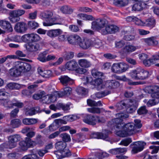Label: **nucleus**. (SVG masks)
<instances>
[{
	"instance_id": "44",
	"label": "nucleus",
	"mask_w": 159,
	"mask_h": 159,
	"mask_svg": "<svg viewBox=\"0 0 159 159\" xmlns=\"http://www.w3.org/2000/svg\"><path fill=\"white\" fill-rule=\"evenodd\" d=\"M76 91L79 95L84 96L88 93V91L87 89L83 87H79L77 89Z\"/></svg>"
},
{
	"instance_id": "14",
	"label": "nucleus",
	"mask_w": 159,
	"mask_h": 159,
	"mask_svg": "<svg viewBox=\"0 0 159 159\" xmlns=\"http://www.w3.org/2000/svg\"><path fill=\"white\" fill-rule=\"evenodd\" d=\"M34 142L29 138L26 137L25 140L22 141L19 143V145L20 149L23 151H25L28 148L32 147Z\"/></svg>"
},
{
	"instance_id": "20",
	"label": "nucleus",
	"mask_w": 159,
	"mask_h": 159,
	"mask_svg": "<svg viewBox=\"0 0 159 159\" xmlns=\"http://www.w3.org/2000/svg\"><path fill=\"white\" fill-rule=\"evenodd\" d=\"M138 106V104L135 100L130 101L126 105V108L128 111L132 113L135 111Z\"/></svg>"
},
{
	"instance_id": "50",
	"label": "nucleus",
	"mask_w": 159,
	"mask_h": 159,
	"mask_svg": "<svg viewBox=\"0 0 159 159\" xmlns=\"http://www.w3.org/2000/svg\"><path fill=\"white\" fill-rule=\"evenodd\" d=\"M129 32V31L124 30L122 32V34L125 35L124 37V39L126 40L130 41L134 39V36L133 35H126L125 34Z\"/></svg>"
},
{
	"instance_id": "55",
	"label": "nucleus",
	"mask_w": 159,
	"mask_h": 159,
	"mask_svg": "<svg viewBox=\"0 0 159 159\" xmlns=\"http://www.w3.org/2000/svg\"><path fill=\"white\" fill-rule=\"evenodd\" d=\"M87 111L89 112L92 113L99 114L101 112V109L98 107H92L87 109Z\"/></svg>"
},
{
	"instance_id": "28",
	"label": "nucleus",
	"mask_w": 159,
	"mask_h": 159,
	"mask_svg": "<svg viewBox=\"0 0 159 159\" xmlns=\"http://www.w3.org/2000/svg\"><path fill=\"white\" fill-rule=\"evenodd\" d=\"M62 32V31L60 29L52 30H49L47 33V34L51 37L53 38L61 34Z\"/></svg>"
},
{
	"instance_id": "2",
	"label": "nucleus",
	"mask_w": 159,
	"mask_h": 159,
	"mask_svg": "<svg viewBox=\"0 0 159 159\" xmlns=\"http://www.w3.org/2000/svg\"><path fill=\"white\" fill-rule=\"evenodd\" d=\"M96 83L98 90L105 89L109 90V89H115L119 86L120 83L115 80H107L105 82H103L102 79H98L96 82H93V84Z\"/></svg>"
},
{
	"instance_id": "7",
	"label": "nucleus",
	"mask_w": 159,
	"mask_h": 159,
	"mask_svg": "<svg viewBox=\"0 0 159 159\" xmlns=\"http://www.w3.org/2000/svg\"><path fill=\"white\" fill-rule=\"evenodd\" d=\"M14 65L15 67L18 69L20 73L27 72L31 68V66L29 64L21 61L15 62Z\"/></svg>"
},
{
	"instance_id": "56",
	"label": "nucleus",
	"mask_w": 159,
	"mask_h": 159,
	"mask_svg": "<svg viewBox=\"0 0 159 159\" xmlns=\"http://www.w3.org/2000/svg\"><path fill=\"white\" fill-rule=\"evenodd\" d=\"M13 101H10L8 100H5L3 102V106L6 107L11 108L13 106Z\"/></svg>"
},
{
	"instance_id": "19",
	"label": "nucleus",
	"mask_w": 159,
	"mask_h": 159,
	"mask_svg": "<svg viewBox=\"0 0 159 159\" xmlns=\"http://www.w3.org/2000/svg\"><path fill=\"white\" fill-rule=\"evenodd\" d=\"M97 118V116L87 115H86L83 121L87 124L94 125L96 124V119Z\"/></svg>"
},
{
	"instance_id": "6",
	"label": "nucleus",
	"mask_w": 159,
	"mask_h": 159,
	"mask_svg": "<svg viewBox=\"0 0 159 159\" xmlns=\"http://www.w3.org/2000/svg\"><path fill=\"white\" fill-rule=\"evenodd\" d=\"M108 24V21L105 18H99L92 23V28L93 29L98 30L101 33Z\"/></svg>"
},
{
	"instance_id": "25",
	"label": "nucleus",
	"mask_w": 159,
	"mask_h": 159,
	"mask_svg": "<svg viewBox=\"0 0 159 159\" xmlns=\"http://www.w3.org/2000/svg\"><path fill=\"white\" fill-rule=\"evenodd\" d=\"M147 4L143 2H139L135 4L132 7V10L140 11L146 7Z\"/></svg>"
},
{
	"instance_id": "57",
	"label": "nucleus",
	"mask_w": 159,
	"mask_h": 159,
	"mask_svg": "<svg viewBox=\"0 0 159 159\" xmlns=\"http://www.w3.org/2000/svg\"><path fill=\"white\" fill-rule=\"evenodd\" d=\"M29 27L31 29H35L39 27V24L34 21H30L28 23Z\"/></svg>"
},
{
	"instance_id": "11",
	"label": "nucleus",
	"mask_w": 159,
	"mask_h": 159,
	"mask_svg": "<svg viewBox=\"0 0 159 159\" xmlns=\"http://www.w3.org/2000/svg\"><path fill=\"white\" fill-rule=\"evenodd\" d=\"M57 92H55L54 93L46 95H43L42 97V101L43 103L49 104L52 102H55L57 99V98L58 96H60V94Z\"/></svg>"
},
{
	"instance_id": "17",
	"label": "nucleus",
	"mask_w": 159,
	"mask_h": 159,
	"mask_svg": "<svg viewBox=\"0 0 159 159\" xmlns=\"http://www.w3.org/2000/svg\"><path fill=\"white\" fill-rule=\"evenodd\" d=\"M82 40L81 37L76 34L70 35L68 37V41L73 45H78Z\"/></svg>"
},
{
	"instance_id": "41",
	"label": "nucleus",
	"mask_w": 159,
	"mask_h": 159,
	"mask_svg": "<svg viewBox=\"0 0 159 159\" xmlns=\"http://www.w3.org/2000/svg\"><path fill=\"white\" fill-rule=\"evenodd\" d=\"M121 81L126 82L129 84L130 85H137L139 84H142L141 82H132L130 79L126 78L125 75L121 76Z\"/></svg>"
},
{
	"instance_id": "37",
	"label": "nucleus",
	"mask_w": 159,
	"mask_h": 159,
	"mask_svg": "<svg viewBox=\"0 0 159 159\" xmlns=\"http://www.w3.org/2000/svg\"><path fill=\"white\" fill-rule=\"evenodd\" d=\"M77 17L80 19L83 20H91L94 19V18L91 15H89L84 14L80 13L77 15Z\"/></svg>"
},
{
	"instance_id": "18",
	"label": "nucleus",
	"mask_w": 159,
	"mask_h": 159,
	"mask_svg": "<svg viewBox=\"0 0 159 159\" xmlns=\"http://www.w3.org/2000/svg\"><path fill=\"white\" fill-rule=\"evenodd\" d=\"M54 153L58 159L69 156L71 154L69 150L68 149H65L64 151L57 150V151H54Z\"/></svg>"
},
{
	"instance_id": "9",
	"label": "nucleus",
	"mask_w": 159,
	"mask_h": 159,
	"mask_svg": "<svg viewBox=\"0 0 159 159\" xmlns=\"http://www.w3.org/2000/svg\"><path fill=\"white\" fill-rule=\"evenodd\" d=\"M21 39L24 42L35 43L39 41L40 39V37L37 34L31 33L25 34L22 37Z\"/></svg>"
},
{
	"instance_id": "43",
	"label": "nucleus",
	"mask_w": 159,
	"mask_h": 159,
	"mask_svg": "<svg viewBox=\"0 0 159 159\" xmlns=\"http://www.w3.org/2000/svg\"><path fill=\"white\" fill-rule=\"evenodd\" d=\"M120 73H122L126 71L128 69V66L124 62L118 63Z\"/></svg>"
},
{
	"instance_id": "45",
	"label": "nucleus",
	"mask_w": 159,
	"mask_h": 159,
	"mask_svg": "<svg viewBox=\"0 0 159 159\" xmlns=\"http://www.w3.org/2000/svg\"><path fill=\"white\" fill-rule=\"evenodd\" d=\"M25 13V11L23 10H13L11 11L10 13L15 16L16 17H20V16L23 15Z\"/></svg>"
},
{
	"instance_id": "32",
	"label": "nucleus",
	"mask_w": 159,
	"mask_h": 159,
	"mask_svg": "<svg viewBox=\"0 0 159 159\" xmlns=\"http://www.w3.org/2000/svg\"><path fill=\"white\" fill-rule=\"evenodd\" d=\"M25 86L15 83H10L7 85V87L10 89H19Z\"/></svg>"
},
{
	"instance_id": "63",
	"label": "nucleus",
	"mask_w": 159,
	"mask_h": 159,
	"mask_svg": "<svg viewBox=\"0 0 159 159\" xmlns=\"http://www.w3.org/2000/svg\"><path fill=\"white\" fill-rule=\"evenodd\" d=\"M13 106L17 107L19 108H21L24 106V104L23 103L20 102L16 100H13Z\"/></svg>"
},
{
	"instance_id": "10",
	"label": "nucleus",
	"mask_w": 159,
	"mask_h": 159,
	"mask_svg": "<svg viewBox=\"0 0 159 159\" xmlns=\"http://www.w3.org/2000/svg\"><path fill=\"white\" fill-rule=\"evenodd\" d=\"M146 145V143L143 141L135 142L130 145L132 146L131 153L135 154L142 151Z\"/></svg>"
},
{
	"instance_id": "4",
	"label": "nucleus",
	"mask_w": 159,
	"mask_h": 159,
	"mask_svg": "<svg viewBox=\"0 0 159 159\" xmlns=\"http://www.w3.org/2000/svg\"><path fill=\"white\" fill-rule=\"evenodd\" d=\"M53 13L52 11H44L42 13V16L43 18L47 19H51L52 22H43V25L45 26H49L56 24H61L62 19L58 15L53 17Z\"/></svg>"
},
{
	"instance_id": "1",
	"label": "nucleus",
	"mask_w": 159,
	"mask_h": 159,
	"mask_svg": "<svg viewBox=\"0 0 159 159\" xmlns=\"http://www.w3.org/2000/svg\"><path fill=\"white\" fill-rule=\"evenodd\" d=\"M117 118L113 119L112 121L113 125L118 129H124L125 130L118 131L116 132L117 135L122 137L131 135L139 131L134 125L133 123H129L125 124L122 122V120L128 117L127 115L122 113H119L116 114Z\"/></svg>"
},
{
	"instance_id": "54",
	"label": "nucleus",
	"mask_w": 159,
	"mask_h": 159,
	"mask_svg": "<svg viewBox=\"0 0 159 159\" xmlns=\"http://www.w3.org/2000/svg\"><path fill=\"white\" fill-rule=\"evenodd\" d=\"M131 139L128 138L123 139L119 143L120 145L125 146H128L132 142Z\"/></svg>"
},
{
	"instance_id": "48",
	"label": "nucleus",
	"mask_w": 159,
	"mask_h": 159,
	"mask_svg": "<svg viewBox=\"0 0 159 159\" xmlns=\"http://www.w3.org/2000/svg\"><path fill=\"white\" fill-rule=\"evenodd\" d=\"M111 70L113 73L120 74L118 63H114L111 66Z\"/></svg>"
},
{
	"instance_id": "59",
	"label": "nucleus",
	"mask_w": 159,
	"mask_h": 159,
	"mask_svg": "<svg viewBox=\"0 0 159 159\" xmlns=\"http://www.w3.org/2000/svg\"><path fill=\"white\" fill-rule=\"evenodd\" d=\"M43 75L42 76L45 78H49L52 75V72L50 70H44Z\"/></svg>"
},
{
	"instance_id": "31",
	"label": "nucleus",
	"mask_w": 159,
	"mask_h": 159,
	"mask_svg": "<svg viewBox=\"0 0 159 159\" xmlns=\"http://www.w3.org/2000/svg\"><path fill=\"white\" fill-rule=\"evenodd\" d=\"M103 91L99 92L95 94V95H93L92 98L96 99V98H100L104 97L110 93V91L108 90H106Z\"/></svg>"
},
{
	"instance_id": "36",
	"label": "nucleus",
	"mask_w": 159,
	"mask_h": 159,
	"mask_svg": "<svg viewBox=\"0 0 159 159\" xmlns=\"http://www.w3.org/2000/svg\"><path fill=\"white\" fill-rule=\"evenodd\" d=\"M66 143L60 141L57 143L55 144L56 148L58 150L64 151L66 148Z\"/></svg>"
},
{
	"instance_id": "62",
	"label": "nucleus",
	"mask_w": 159,
	"mask_h": 159,
	"mask_svg": "<svg viewBox=\"0 0 159 159\" xmlns=\"http://www.w3.org/2000/svg\"><path fill=\"white\" fill-rule=\"evenodd\" d=\"M126 103L123 101H121L116 104V107L118 110H120L124 108H126Z\"/></svg>"
},
{
	"instance_id": "33",
	"label": "nucleus",
	"mask_w": 159,
	"mask_h": 159,
	"mask_svg": "<svg viewBox=\"0 0 159 159\" xmlns=\"http://www.w3.org/2000/svg\"><path fill=\"white\" fill-rule=\"evenodd\" d=\"M60 10L64 14H71L73 12V9L68 6L64 5L60 7Z\"/></svg>"
},
{
	"instance_id": "39",
	"label": "nucleus",
	"mask_w": 159,
	"mask_h": 159,
	"mask_svg": "<svg viewBox=\"0 0 159 159\" xmlns=\"http://www.w3.org/2000/svg\"><path fill=\"white\" fill-rule=\"evenodd\" d=\"M71 92V89L69 87H65L64 89V91L63 92H57L58 93L60 94V96H58V98L62 97L65 95H70Z\"/></svg>"
},
{
	"instance_id": "24",
	"label": "nucleus",
	"mask_w": 159,
	"mask_h": 159,
	"mask_svg": "<svg viewBox=\"0 0 159 159\" xmlns=\"http://www.w3.org/2000/svg\"><path fill=\"white\" fill-rule=\"evenodd\" d=\"M92 44L91 40L89 39H85L83 41L80 42L79 45L80 48L84 49L89 48Z\"/></svg>"
},
{
	"instance_id": "46",
	"label": "nucleus",
	"mask_w": 159,
	"mask_h": 159,
	"mask_svg": "<svg viewBox=\"0 0 159 159\" xmlns=\"http://www.w3.org/2000/svg\"><path fill=\"white\" fill-rule=\"evenodd\" d=\"M48 53V52L45 51L39 54V57L38 58V59L40 61L44 62L47 61V57L46 55Z\"/></svg>"
},
{
	"instance_id": "8",
	"label": "nucleus",
	"mask_w": 159,
	"mask_h": 159,
	"mask_svg": "<svg viewBox=\"0 0 159 159\" xmlns=\"http://www.w3.org/2000/svg\"><path fill=\"white\" fill-rule=\"evenodd\" d=\"M8 139V143L7 148L12 149L16 146L17 143L21 139V137L19 134H15L9 136Z\"/></svg>"
},
{
	"instance_id": "27",
	"label": "nucleus",
	"mask_w": 159,
	"mask_h": 159,
	"mask_svg": "<svg viewBox=\"0 0 159 159\" xmlns=\"http://www.w3.org/2000/svg\"><path fill=\"white\" fill-rule=\"evenodd\" d=\"M59 79L61 83L64 85H70L73 82L72 79L66 75L61 76Z\"/></svg>"
},
{
	"instance_id": "16",
	"label": "nucleus",
	"mask_w": 159,
	"mask_h": 159,
	"mask_svg": "<svg viewBox=\"0 0 159 159\" xmlns=\"http://www.w3.org/2000/svg\"><path fill=\"white\" fill-rule=\"evenodd\" d=\"M14 30L17 32L24 33L27 30V25L23 22H17L15 25Z\"/></svg>"
},
{
	"instance_id": "23",
	"label": "nucleus",
	"mask_w": 159,
	"mask_h": 159,
	"mask_svg": "<svg viewBox=\"0 0 159 159\" xmlns=\"http://www.w3.org/2000/svg\"><path fill=\"white\" fill-rule=\"evenodd\" d=\"M90 137L92 139H102L103 140H108V135L107 134H104L102 133L94 132L91 134Z\"/></svg>"
},
{
	"instance_id": "42",
	"label": "nucleus",
	"mask_w": 159,
	"mask_h": 159,
	"mask_svg": "<svg viewBox=\"0 0 159 159\" xmlns=\"http://www.w3.org/2000/svg\"><path fill=\"white\" fill-rule=\"evenodd\" d=\"M10 75L14 77H17L21 74L18 69L15 67L14 65V67L11 68L9 71Z\"/></svg>"
},
{
	"instance_id": "38",
	"label": "nucleus",
	"mask_w": 159,
	"mask_h": 159,
	"mask_svg": "<svg viewBox=\"0 0 159 159\" xmlns=\"http://www.w3.org/2000/svg\"><path fill=\"white\" fill-rule=\"evenodd\" d=\"M156 56H153L151 58L146 59L143 63V64L146 66H149L152 65L154 64L155 61L157 60L156 59Z\"/></svg>"
},
{
	"instance_id": "58",
	"label": "nucleus",
	"mask_w": 159,
	"mask_h": 159,
	"mask_svg": "<svg viewBox=\"0 0 159 159\" xmlns=\"http://www.w3.org/2000/svg\"><path fill=\"white\" fill-rule=\"evenodd\" d=\"M9 19L10 21L12 23H15L20 21V17H16L15 16L10 13Z\"/></svg>"
},
{
	"instance_id": "15",
	"label": "nucleus",
	"mask_w": 159,
	"mask_h": 159,
	"mask_svg": "<svg viewBox=\"0 0 159 159\" xmlns=\"http://www.w3.org/2000/svg\"><path fill=\"white\" fill-rule=\"evenodd\" d=\"M25 48L27 50L30 52H36L40 49L39 44L37 43L30 42L26 45Z\"/></svg>"
},
{
	"instance_id": "34",
	"label": "nucleus",
	"mask_w": 159,
	"mask_h": 159,
	"mask_svg": "<svg viewBox=\"0 0 159 159\" xmlns=\"http://www.w3.org/2000/svg\"><path fill=\"white\" fill-rule=\"evenodd\" d=\"M138 49V47L132 45H127L123 48L124 52L131 53L135 51Z\"/></svg>"
},
{
	"instance_id": "22",
	"label": "nucleus",
	"mask_w": 159,
	"mask_h": 159,
	"mask_svg": "<svg viewBox=\"0 0 159 159\" xmlns=\"http://www.w3.org/2000/svg\"><path fill=\"white\" fill-rule=\"evenodd\" d=\"M0 26L3 29L9 32L12 31V29L10 22L5 20H0Z\"/></svg>"
},
{
	"instance_id": "30",
	"label": "nucleus",
	"mask_w": 159,
	"mask_h": 159,
	"mask_svg": "<svg viewBox=\"0 0 159 159\" xmlns=\"http://www.w3.org/2000/svg\"><path fill=\"white\" fill-rule=\"evenodd\" d=\"M155 20L153 17H151L147 19L144 21V26H147L152 28L155 26Z\"/></svg>"
},
{
	"instance_id": "35",
	"label": "nucleus",
	"mask_w": 159,
	"mask_h": 159,
	"mask_svg": "<svg viewBox=\"0 0 159 159\" xmlns=\"http://www.w3.org/2000/svg\"><path fill=\"white\" fill-rule=\"evenodd\" d=\"M38 122V120L35 118H27L24 119L22 120L23 123L26 125H34Z\"/></svg>"
},
{
	"instance_id": "29",
	"label": "nucleus",
	"mask_w": 159,
	"mask_h": 159,
	"mask_svg": "<svg viewBox=\"0 0 159 159\" xmlns=\"http://www.w3.org/2000/svg\"><path fill=\"white\" fill-rule=\"evenodd\" d=\"M78 63L81 67L85 68H89L92 65V64L89 61L85 59L79 60Z\"/></svg>"
},
{
	"instance_id": "40",
	"label": "nucleus",
	"mask_w": 159,
	"mask_h": 159,
	"mask_svg": "<svg viewBox=\"0 0 159 159\" xmlns=\"http://www.w3.org/2000/svg\"><path fill=\"white\" fill-rule=\"evenodd\" d=\"M21 124V121L17 119L12 120L10 123V125L13 128H17L19 127Z\"/></svg>"
},
{
	"instance_id": "3",
	"label": "nucleus",
	"mask_w": 159,
	"mask_h": 159,
	"mask_svg": "<svg viewBox=\"0 0 159 159\" xmlns=\"http://www.w3.org/2000/svg\"><path fill=\"white\" fill-rule=\"evenodd\" d=\"M128 74L132 79L136 80H145L151 75L149 72L141 67L132 70Z\"/></svg>"
},
{
	"instance_id": "51",
	"label": "nucleus",
	"mask_w": 159,
	"mask_h": 159,
	"mask_svg": "<svg viewBox=\"0 0 159 159\" xmlns=\"http://www.w3.org/2000/svg\"><path fill=\"white\" fill-rule=\"evenodd\" d=\"M153 99L149 100L147 102V105L148 107H151L154 106L159 102V98H152Z\"/></svg>"
},
{
	"instance_id": "12",
	"label": "nucleus",
	"mask_w": 159,
	"mask_h": 159,
	"mask_svg": "<svg viewBox=\"0 0 159 159\" xmlns=\"http://www.w3.org/2000/svg\"><path fill=\"white\" fill-rule=\"evenodd\" d=\"M144 91L146 93L151 94L152 98H156L159 95V86H147L145 88Z\"/></svg>"
},
{
	"instance_id": "47",
	"label": "nucleus",
	"mask_w": 159,
	"mask_h": 159,
	"mask_svg": "<svg viewBox=\"0 0 159 159\" xmlns=\"http://www.w3.org/2000/svg\"><path fill=\"white\" fill-rule=\"evenodd\" d=\"M63 56L65 59L68 60L73 57L74 53L72 52L66 51L63 53Z\"/></svg>"
},
{
	"instance_id": "60",
	"label": "nucleus",
	"mask_w": 159,
	"mask_h": 159,
	"mask_svg": "<svg viewBox=\"0 0 159 159\" xmlns=\"http://www.w3.org/2000/svg\"><path fill=\"white\" fill-rule=\"evenodd\" d=\"M134 22L138 26H144V21L135 17Z\"/></svg>"
},
{
	"instance_id": "26",
	"label": "nucleus",
	"mask_w": 159,
	"mask_h": 159,
	"mask_svg": "<svg viewBox=\"0 0 159 159\" xmlns=\"http://www.w3.org/2000/svg\"><path fill=\"white\" fill-rule=\"evenodd\" d=\"M77 62L75 60H72L67 62L65 65V68L68 70H73L77 67Z\"/></svg>"
},
{
	"instance_id": "21",
	"label": "nucleus",
	"mask_w": 159,
	"mask_h": 159,
	"mask_svg": "<svg viewBox=\"0 0 159 159\" xmlns=\"http://www.w3.org/2000/svg\"><path fill=\"white\" fill-rule=\"evenodd\" d=\"M156 37L152 36L147 38H144L142 39L143 42L145 43L147 45L151 46L158 44V42L157 40Z\"/></svg>"
},
{
	"instance_id": "53",
	"label": "nucleus",
	"mask_w": 159,
	"mask_h": 159,
	"mask_svg": "<svg viewBox=\"0 0 159 159\" xmlns=\"http://www.w3.org/2000/svg\"><path fill=\"white\" fill-rule=\"evenodd\" d=\"M148 111L146 108L145 106H142L137 110V112L139 115H145L148 112Z\"/></svg>"
},
{
	"instance_id": "13",
	"label": "nucleus",
	"mask_w": 159,
	"mask_h": 159,
	"mask_svg": "<svg viewBox=\"0 0 159 159\" xmlns=\"http://www.w3.org/2000/svg\"><path fill=\"white\" fill-rule=\"evenodd\" d=\"M119 30V27L113 25H108L106 26L104 29H103L102 34L106 35L107 34H114Z\"/></svg>"
},
{
	"instance_id": "61",
	"label": "nucleus",
	"mask_w": 159,
	"mask_h": 159,
	"mask_svg": "<svg viewBox=\"0 0 159 159\" xmlns=\"http://www.w3.org/2000/svg\"><path fill=\"white\" fill-rule=\"evenodd\" d=\"M78 10L80 12H91L92 11L91 8L86 7H80L78 8Z\"/></svg>"
},
{
	"instance_id": "5",
	"label": "nucleus",
	"mask_w": 159,
	"mask_h": 159,
	"mask_svg": "<svg viewBox=\"0 0 159 159\" xmlns=\"http://www.w3.org/2000/svg\"><path fill=\"white\" fill-rule=\"evenodd\" d=\"M91 73L92 75L94 78H96V79L93 80L92 78L91 77H88L84 76L81 78L82 80L84 81L83 83L84 84H85V82L86 83H90L91 84L93 85V87L96 88H97L96 84V83L93 84V82H96L97 80L98 79H100V77L102 75V73L95 69L93 70H92Z\"/></svg>"
},
{
	"instance_id": "49",
	"label": "nucleus",
	"mask_w": 159,
	"mask_h": 159,
	"mask_svg": "<svg viewBox=\"0 0 159 159\" xmlns=\"http://www.w3.org/2000/svg\"><path fill=\"white\" fill-rule=\"evenodd\" d=\"M61 137L62 138L63 141L66 143L69 142L71 141L70 136L68 134L66 133L61 134Z\"/></svg>"
},
{
	"instance_id": "64",
	"label": "nucleus",
	"mask_w": 159,
	"mask_h": 159,
	"mask_svg": "<svg viewBox=\"0 0 159 159\" xmlns=\"http://www.w3.org/2000/svg\"><path fill=\"white\" fill-rule=\"evenodd\" d=\"M134 122L135 124H134V125L136 129L137 130V129H140L141 127L142 124L139 120L135 119L134 120Z\"/></svg>"
},
{
	"instance_id": "52",
	"label": "nucleus",
	"mask_w": 159,
	"mask_h": 159,
	"mask_svg": "<svg viewBox=\"0 0 159 159\" xmlns=\"http://www.w3.org/2000/svg\"><path fill=\"white\" fill-rule=\"evenodd\" d=\"M63 118L67 121H72L79 118L77 115H71L64 116Z\"/></svg>"
}]
</instances>
